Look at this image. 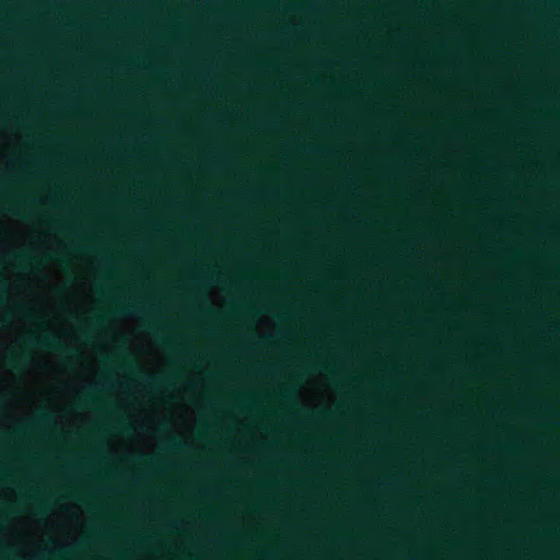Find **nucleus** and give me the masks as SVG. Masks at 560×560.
Masks as SVG:
<instances>
[{
  "instance_id": "obj_5",
  "label": "nucleus",
  "mask_w": 560,
  "mask_h": 560,
  "mask_svg": "<svg viewBox=\"0 0 560 560\" xmlns=\"http://www.w3.org/2000/svg\"><path fill=\"white\" fill-rule=\"evenodd\" d=\"M147 381H148V385L152 388V389H158L161 387V385H163L164 383H166V380H160L153 375H148L147 376Z\"/></svg>"
},
{
  "instance_id": "obj_19",
  "label": "nucleus",
  "mask_w": 560,
  "mask_h": 560,
  "mask_svg": "<svg viewBox=\"0 0 560 560\" xmlns=\"http://www.w3.org/2000/svg\"><path fill=\"white\" fill-rule=\"evenodd\" d=\"M210 315H214V312L212 310L209 311Z\"/></svg>"
},
{
  "instance_id": "obj_12",
  "label": "nucleus",
  "mask_w": 560,
  "mask_h": 560,
  "mask_svg": "<svg viewBox=\"0 0 560 560\" xmlns=\"http://www.w3.org/2000/svg\"><path fill=\"white\" fill-rule=\"evenodd\" d=\"M47 510H48V505H46L45 503H40L39 506H38L37 512L43 514V513H46Z\"/></svg>"
},
{
  "instance_id": "obj_15",
  "label": "nucleus",
  "mask_w": 560,
  "mask_h": 560,
  "mask_svg": "<svg viewBox=\"0 0 560 560\" xmlns=\"http://www.w3.org/2000/svg\"><path fill=\"white\" fill-rule=\"evenodd\" d=\"M8 361H9V363H11V364H15V363H16V359H15V357H10V358L8 359Z\"/></svg>"
},
{
  "instance_id": "obj_4",
  "label": "nucleus",
  "mask_w": 560,
  "mask_h": 560,
  "mask_svg": "<svg viewBox=\"0 0 560 560\" xmlns=\"http://www.w3.org/2000/svg\"><path fill=\"white\" fill-rule=\"evenodd\" d=\"M167 446L171 451H179V450L184 448L183 442L175 435L170 436Z\"/></svg>"
},
{
  "instance_id": "obj_7",
  "label": "nucleus",
  "mask_w": 560,
  "mask_h": 560,
  "mask_svg": "<svg viewBox=\"0 0 560 560\" xmlns=\"http://www.w3.org/2000/svg\"><path fill=\"white\" fill-rule=\"evenodd\" d=\"M106 317L104 315H98L92 318V324L94 326H102L105 323Z\"/></svg>"
},
{
  "instance_id": "obj_9",
  "label": "nucleus",
  "mask_w": 560,
  "mask_h": 560,
  "mask_svg": "<svg viewBox=\"0 0 560 560\" xmlns=\"http://www.w3.org/2000/svg\"><path fill=\"white\" fill-rule=\"evenodd\" d=\"M120 368L124 369V370H133V364L130 360H126V361H122L120 363Z\"/></svg>"
},
{
  "instance_id": "obj_8",
  "label": "nucleus",
  "mask_w": 560,
  "mask_h": 560,
  "mask_svg": "<svg viewBox=\"0 0 560 560\" xmlns=\"http://www.w3.org/2000/svg\"><path fill=\"white\" fill-rule=\"evenodd\" d=\"M280 395L283 398H290V397H292L293 392L289 387H282L281 390H280Z\"/></svg>"
},
{
  "instance_id": "obj_10",
  "label": "nucleus",
  "mask_w": 560,
  "mask_h": 560,
  "mask_svg": "<svg viewBox=\"0 0 560 560\" xmlns=\"http://www.w3.org/2000/svg\"><path fill=\"white\" fill-rule=\"evenodd\" d=\"M158 432L160 433H166L168 431V427L165 422L161 423L156 428Z\"/></svg>"
},
{
  "instance_id": "obj_3",
  "label": "nucleus",
  "mask_w": 560,
  "mask_h": 560,
  "mask_svg": "<svg viewBox=\"0 0 560 560\" xmlns=\"http://www.w3.org/2000/svg\"><path fill=\"white\" fill-rule=\"evenodd\" d=\"M142 312H143V308L136 304H128V305L119 306L116 310V313L120 314V315H131V314L142 313Z\"/></svg>"
},
{
  "instance_id": "obj_11",
  "label": "nucleus",
  "mask_w": 560,
  "mask_h": 560,
  "mask_svg": "<svg viewBox=\"0 0 560 560\" xmlns=\"http://www.w3.org/2000/svg\"><path fill=\"white\" fill-rule=\"evenodd\" d=\"M8 291L7 284L3 282L2 279H0V295L4 294Z\"/></svg>"
},
{
  "instance_id": "obj_17",
  "label": "nucleus",
  "mask_w": 560,
  "mask_h": 560,
  "mask_svg": "<svg viewBox=\"0 0 560 560\" xmlns=\"http://www.w3.org/2000/svg\"><path fill=\"white\" fill-rule=\"evenodd\" d=\"M149 462H150V466L152 467V469L154 468V465H153V460L152 458H149Z\"/></svg>"
},
{
  "instance_id": "obj_6",
  "label": "nucleus",
  "mask_w": 560,
  "mask_h": 560,
  "mask_svg": "<svg viewBox=\"0 0 560 560\" xmlns=\"http://www.w3.org/2000/svg\"><path fill=\"white\" fill-rule=\"evenodd\" d=\"M15 258H16L20 267L23 268V269H25L26 268V264L31 262V260H32L31 255L27 254V253L18 254L15 256Z\"/></svg>"
},
{
  "instance_id": "obj_13",
  "label": "nucleus",
  "mask_w": 560,
  "mask_h": 560,
  "mask_svg": "<svg viewBox=\"0 0 560 560\" xmlns=\"http://www.w3.org/2000/svg\"><path fill=\"white\" fill-rule=\"evenodd\" d=\"M260 343H271L272 338L270 336H266L259 340Z\"/></svg>"
},
{
  "instance_id": "obj_18",
  "label": "nucleus",
  "mask_w": 560,
  "mask_h": 560,
  "mask_svg": "<svg viewBox=\"0 0 560 560\" xmlns=\"http://www.w3.org/2000/svg\"><path fill=\"white\" fill-rule=\"evenodd\" d=\"M308 150L310 151H316L315 148H313V147H308Z\"/></svg>"
},
{
  "instance_id": "obj_2",
  "label": "nucleus",
  "mask_w": 560,
  "mask_h": 560,
  "mask_svg": "<svg viewBox=\"0 0 560 560\" xmlns=\"http://www.w3.org/2000/svg\"><path fill=\"white\" fill-rule=\"evenodd\" d=\"M54 421H55L54 416L50 412L42 411L33 420L30 428L33 429V428L48 427V425L54 424Z\"/></svg>"
},
{
  "instance_id": "obj_16",
  "label": "nucleus",
  "mask_w": 560,
  "mask_h": 560,
  "mask_svg": "<svg viewBox=\"0 0 560 560\" xmlns=\"http://www.w3.org/2000/svg\"><path fill=\"white\" fill-rule=\"evenodd\" d=\"M11 211H12L13 213H15V214H19V212H18L16 208H11Z\"/></svg>"
},
{
  "instance_id": "obj_14",
  "label": "nucleus",
  "mask_w": 560,
  "mask_h": 560,
  "mask_svg": "<svg viewBox=\"0 0 560 560\" xmlns=\"http://www.w3.org/2000/svg\"><path fill=\"white\" fill-rule=\"evenodd\" d=\"M84 404L89 405L90 402L93 401V397L92 395H85L84 399H83Z\"/></svg>"
},
{
  "instance_id": "obj_1",
  "label": "nucleus",
  "mask_w": 560,
  "mask_h": 560,
  "mask_svg": "<svg viewBox=\"0 0 560 560\" xmlns=\"http://www.w3.org/2000/svg\"><path fill=\"white\" fill-rule=\"evenodd\" d=\"M25 345L31 348L42 347L60 352H68L69 350L68 347L61 342L59 337L51 334H46L43 337L31 335L25 339Z\"/></svg>"
}]
</instances>
